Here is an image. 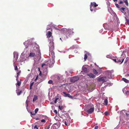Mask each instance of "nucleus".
<instances>
[{"label": "nucleus", "mask_w": 129, "mask_h": 129, "mask_svg": "<svg viewBox=\"0 0 129 129\" xmlns=\"http://www.w3.org/2000/svg\"><path fill=\"white\" fill-rule=\"evenodd\" d=\"M96 8L95 7L91 6L90 7V10L91 11L95 12L96 11Z\"/></svg>", "instance_id": "obj_15"}, {"label": "nucleus", "mask_w": 129, "mask_h": 129, "mask_svg": "<svg viewBox=\"0 0 129 129\" xmlns=\"http://www.w3.org/2000/svg\"><path fill=\"white\" fill-rule=\"evenodd\" d=\"M89 53H86L84 55V59L85 60H86L87 58V54H88Z\"/></svg>", "instance_id": "obj_22"}, {"label": "nucleus", "mask_w": 129, "mask_h": 129, "mask_svg": "<svg viewBox=\"0 0 129 129\" xmlns=\"http://www.w3.org/2000/svg\"><path fill=\"white\" fill-rule=\"evenodd\" d=\"M71 85L70 84H68L66 86V89L69 92L71 91Z\"/></svg>", "instance_id": "obj_9"}, {"label": "nucleus", "mask_w": 129, "mask_h": 129, "mask_svg": "<svg viewBox=\"0 0 129 129\" xmlns=\"http://www.w3.org/2000/svg\"><path fill=\"white\" fill-rule=\"evenodd\" d=\"M21 84V82L20 81H18L17 82V83L16 84V85H17L18 86H20Z\"/></svg>", "instance_id": "obj_26"}, {"label": "nucleus", "mask_w": 129, "mask_h": 129, "mask_svg": "<svg viewBox=\"0 0 129 129\" xmlns=\"http://www.w3.org/2000/svg\"><path fill=\"white\" fill-rule=\"evenodd\" d=\"M34 84V82H33L31 83V84H30V86H32Z\"/></svg>", "instance_id": "obj_47"}, {"label": "nucleus", "mask_w": 129, "mask_h": 129, "mask_svg": "<svg viewBox=\"0 0 129 129\" xmlns=\"http://www.w3.org/2000/svg\"><path fill=\"white\" fill-rule=\"evenodd\" d=\"M112 60L115 62H117V61L116 60V58H114V59H112Z\"/></svg>", "instance_id": "obj_40"}, {"label": "nucleus", "mask_w": 129, "mask_h": 129, "mask_svg": "<svg viewBox=\"0 0 129 129\" xmlns=\"http://www.w3.org/2000/svg\"><path fill=\"white\" fill-rule=\"evenodd\" d=\"M18 76H19L18 75H17L16 77V78H18Z\"/></svg>", "instance_id": "obj_56"}, {"label": "nucleus", "mask_w": 129, "mask_h": 129, "mask_svg": "<svg viewBox=\"0 0 129 129\" xmlns=\"http://www.w3.org/2000/svg\"><path fill=\"white\" fill-rule=\"evenodd\" d=\"M38 76L35 79V80L36 81V80H37L38 79Z\"/></svg>", "instance_id": "obj_52"}, {"label": "nucleus", "mask_w": 129, "mask_h": 129, "mask_svg": "<svg viewBox=\"0 0 129 129\" xmlns=\"http://www.w3.org/2000/svg\"><path fill=\"white\" fill-rule=\"evenodd\" d=\"M53 83V81L51 80H50L48 82V83L50 84H51Z\"/></svg>", "instance_id": "obj_35"}, {"label": "nucleus", "mask_w": 129, "mask_h": 129, "mask_svg": "<svg viewBox=\"0 0 129 129\" xmlns=\"http://www.w3.org/2000/svg\"><path fill=\"white\" fill-rule=\"evenodd\" d=\"M38 99V97L36 95H35L34 98L33 100V102L35 101Z\"/></svg>", "instance_id": "obj_23"}, {"label": "nucleus", "mask_w": 129, "mask_h": 129, "mask_svg": "<svg viewBox=\"0 0 129 129\" xmlns=\"http://www.w3.org/2000/svg\"><path fill=\"white\" fill-rule=\"evenodd\" d=\"M126 59H127V58H126V60H125V62H127V60H126Z\"/></svg>", "instance_id": "obj_58"}, {"label": "nucleus", "mask_w": 129, "mask_h": 129, "mask_svg": "<svg viewBox=\"0 0 129 129\" xmlns=\"http://www.w3.org/2000/svg\"><path fill=\"white\" fill-rule=\"evenodd\" d=\"M93 72L94 74L95 75H96L98 74V72L95 69H94L93 70Z\"/></svg>", "instance_id": "obj_25"}, {"label": "nucleus", "mask_w": 129, "mask_h": 129, "mask_svg": "<svg viewBox=\"0 0 129 129\" xmlns=\"http://www.w3.org/2000/svg\"><path fill=\"white\" fill-rule=\"evenodd\" d=\"M58 108L60 110H62L63 109V107L62 106H58Z\"/></svg>", "instance_id": "obj_33"}, {"label": "nucleus", "mask_w": 129, "mask_h": 129, "mask_svg": "<svg viewBox=\"0 0 129 129\" xmlns=\"http://www.w3.org/2000/svg\"><path fill=\"white\" fill-rule=\"evenodd\" d=\"M50 51V53L52 55V57L53 58H52V61H53L52 62L51 61H50V64H48V63L47 65H46V64L45 63H44L42 64V67H43L44 66H47L48 65H49V67H52L53 66V64L55 62L54 61V57H55L54 55V52L53 51V50L51 51Z\"/></svg>", "instance_id": "obj_1"}, {"label": "nucleus", "mask_w": 129, "mask_h": 129, "mask_svg": "<svg viewBox=\"0 0 129 129\" xmlns=\"http://www.w3.org/2000/svg\"><path fill=\"white\" fill-rule=\"evenodd\" d=\"M38 55L39 56H40L41 55V53L40 51H38L37 52Z\"/></svg>", "instance_id": "obj_36"}, {"label": "nucleus", "mask_w": 129, "mask_h": 129, "mask_svg": "<svg viewBox=\"0 0 129 129\" xmlns=\"http://www.w3.org/2000/svg\"><path fill=\"white\" fill-rule=\"evenodd\" d=\"M90 5L91 6H92L94 7H96L98 6V5L95 2L91 3Z\"/></svg>", "instance_id": "obj_17"}, {"label": "nucleus", "mask_w": 129, "mask_h": 129, "mask_svg": "<svg viewBox=\"0 0 129 129\" xmlns=\"http://www.w3.org/2000/svg\"><path fill=\"white\" fill-rule=\"evenodd\" d=\"M58 99V98H56L55 100V101H54V102L55 103H56V102H57V99Z\"/></svg>", "instance_id": "obj_43"}, {"label": "nucleus", "mask_w": 129, "mask_h": 129, "mask_svg": "<svg viewBox=\"0 0 129 129\" xmlns=\"http://www.w3.org/2000/svg\"><path fill=\"white\" fill-rule=\"evenodd\" d=\"M126 20V22L129 25V20L128 19H127L126 17L125 18Z\"/></svg>", "instance_id": "obj_34"}, {"label": "nucleus", "mask_w": 129, "mask_h": 129, "mask_svg": "<svg viewBox=\"0 0 129 129\" xmlns=\"http://www.w3.org/2000/svg\"><path fill=\"white\" fill-rule=\"evenodd\" d=\"M124 1L126 5L127 6H128V3L127 2V0H125Z\"/></svg>", "instance_id": "obj_28"}, {"label": "nucleus", "mask_w": 129, "mask_h": 129, "mask_svg": "<svg viewBox=\"0 0 129 129\" xmlns=\"http://www.w3.org/2000/svg\"><path fill=\"white\" fill-rule=\"evenodd\" d=\"M14 67L15 70H17L18 69V68H17V66L16 65L14 64Z\"/></svg>", "instance_id": "obj_32"}, {"label": "nucleus", "mask_w": 129, "mask_h": 129, "mask_svg": "<svg viewBox=\"0 0 129 129\" xmlns=\"http://www.w3.org/2000/svg\"><path fill=\"white\" fill-rule=\"evenodd\" d=\"M119 11L123 13L124 15H126V13L129 12V11L128 9L126 7L125 8L123 7H121L119 9Z\"/></svg>", "instance_id": "obj_4"}, {"label": "nucleus", "mask_w": 129, "mask_h": 129, "mask_svg": "<svg viewBox=\"0 0 129 129\" xmlns=\"http://www.w3.org/2000/svg\"><path fill=\"white\" fill-rule=\"evenodd\" d=\"M54 125H56L55 126L56 128H58L59 127L60 125V123L59 122H57L56 123H55L53 124Z\"/></svg>", "instance_id": "obj_14"}, {"label": "nucleus", "mask_w": 129, "mask_h": 129, "mask_svg": "<svg viewBox=\"0 0 129 129\" xmlns=\"http://www.w3.org/2000/svg\"><path fill=\"white\" fill-rule=\"evenodd\" d=\"M105 115H108V114H109V113H108L107 112H105Z\"/></svg>", "instance_id": "obj_41"}, {"label": "nucleus", "mask_w": 129, "mask_h": 129, "mask_svg": "<svg viewBox=\"0 0 129 129\" xmlns=\"http://www.w3.org/2000/svg\"><path fill=\"white\" fill-rule=\"evenodd\" d=\"M98 126H96L94 127V129H98Z\"/></svg>", "instance_id": "obj_48"}, {"label": "nucleus", "mask_w": 129, "mask_h": 129, "mask_svg": "<svg viewBox=\"0 0 129 129\" xmlns=\"http://www.w3.org/2000/svg\"><path fill=\"white\" fill-rule=\"evenodd\" d=\"M36 56L35 54L34 53L30 52V53L29 56L30 57H33Z\"/></svg>", "instance_id": "obj_16"}, {"label": "nucleus", "mask_w": 129, "mask_h": 129, "mask_svg": "<svg viewBox=\"0 0 129 129\" xmlns=\"http://www.w3.org/2000/svg\"><path fill=\"white\" fill-rule=\"evenodd\" d=\"M50 126L49 125L46 126L45 127V129H49Z\"/></svg>", "instance_id": "obj_31"}, {"label": "nucleus", "mask_w": 129, "mask_h": 129, "mask_svg": "<svg viewBox=\"0 0 129 129\" xmlns=\"http://www.w3.org/2000/svg\"><path fill=\"white\" fill-rule=\"evenodd\" d=\"M60 40H61V38H60Z\"/></svg>", "instance_id": "obj_60"}, {"label": "nucleus", "mask_w": 129, "mask_h": 129, "mask_svg": "<svg viewBox=\"0 0 129 129\" xmlns=\"http://www.w3.org/2000/svg\"><path fill=\"white\" fill-rule=\"evenodd\" d=\"M31 88H32V86H30V89H31Z\"/></svg>", "instance_id": "obj_57"}, {"label": "nucleus", "mask_w": 129, "mask_h": 129, "mask_svg": "<svg viewBox=\"0 0 129 129\" xmlns=\"http://www.w3.org/2000/svg\"><path fill=\"white\" fill-rule=\"evenodd\" d=\"M13 56L14 58H15V59L16 60V61L17 60L18 57V55L17 53L16 52H14L13 53Z\"/></svg>", "instance_id": "obj_12"}, {"label": "nucleus", "mask_w": 129, "mask_h": 129, "mask_svg": "<svg viewBox=\"0 0 129 129\" xmlns=\"http://www.w3.org/2000/svg\"><path fill=\"white\" fill-rule=\"evenodd\" d=\"M28 101L27 100H26L25 102V105L27 109L28 106Z\"/></svg>", "instance_id": "obj_24"}, {"label": "nucleus", "mask_w": 129, "mask_h": 129, "mask_svg": "<svg viewBox=\"0 0 129 129\" xmlns=\"http://www.w3.org/2000/svg\"><path fill=\"white\" fill-rule=\"evenodd\" d=\"M63 122L65 124L66 126H69L70 125V121H68L67 120H63Z\"/></svg>", "instance_id": "obj_11"}, {"label": "nucleus", "mask_w": 129, "mask_h": 129, "mask_svg": "<svg viewBox=\"0 0 129 129\" xmlns=\"http://www.w3.org/2000/svg\"><path fill=\"white\" fill-rule=\"evenodd\" d=\"M126 94L127 95H129V91H127L126 92Z\"/></svg>", "instance_id": "obj_42"}, {"label": "nucleus", "mask_w": 129, "mask_h": 129, "mask_svg": "<svg viewBox=\"0 0 129 129\" xmlns=\"http://www.w3.org/2000/svg\"><path fill=\"white\" fill-rule=\"evenodd\" d=\"M122 80L126 83H128L129 82V81L128 80L124 78H122Z\"/></svg>", "instance_id": "obj_19"}, {"label": "nucleus", "mask_w": 129, "mask_h": 129, "mask_svg": "<svg viewBox=\"0 0 129 129\" xmlns=\"http://www.w3.org/2000/svg\"><path fill=\"white\" fill-rule=\"evenodd\" d=\"M30 113L32 115H35V113H32V112H31Z\"/></svg>", "instance_id": "obj_50"}, {"label": "nucleus", "mask_w": 129, "mask_h": 129, "mask_svg": "<svg viewBox=\"0 0 129 129\" xmlns=\"http://www.w3.org/2000/svg\"><path fill=\"white\" fill-rule=\"evenodd\" d=\"M106 74L109 79L111 78L114 76L113 71H105Z\"/></svg>", "instance_id": "obj_3"}, {"label": "nucleus", "mask_w": 129, "mask_h": 129, "mask_svg": "<svg viewBox=\"0 0 129 129\" xmlns=\"http://www.w3.org/2000/svg\"><path fill=\"white\" fill-rule=\"evenodd\" d=\"M39 71H40V69H39Z\"/></svg>", "instance_id": "obj_59"}, {"label": "nucleus", "mask_w": 129, "mask_h": 129, "mask_svg": "<svg viewBox=\"0 0 129 129\" xmlns=\"http://www.w3.org/2000/svg\"><path fill=\"white\" fill-rule=\"evenodd\" d=\"M54 43L53 40L50 42L49 51L52 50L54 49Z\"/></svg>", "instance_id": "obj_7"}, {"label": "nucleus", "mask_w": 129, "mask_h": 129, "mask_svg": "<svg viewBox=\"0 0 129 129\" xmlns=\"http://www.w3.org/2000/svg\"><path fill=\"white\" fill-rule=\"evenodd\" d=\"M98 80L99 82L102 81L104 82L107 81L108 80V79L106 77L104 76L99 78L98 79Z\"/></svg>", "instance_id": "obj_5"}, {"label": "nucleus", "mask_w": 129, "mask_h": 129, "mask_svg": "<svg viewBox=\"0 0 129 129\" xmlns=\"http://www.w3.org/2000/svg\"><path fill=\"white\" fill-rule=\"evenodd\" d=\"M16 81H17V82L19 81V80H18V78H16Z\"/></svg>", "instance_id": "obj_53"}, {"label": "nucleus", "mask_w": 129, "mask_h": 129, "mask_svg": "<svg viewBox=\"0 0 129 129\" xmlns=\"http://www.w3.org/2000/svg\"><path fill=\"white\" fill-rule=\"evenodd\" d=\"M41 122H45V120L44 119H42L41 120Z\"/></svg>", "instance_id": "obj_44"}, {"label": "nucleus", "mask_w": 129, "mask_h": 129, "mask_svg": "<svg viewBox=\"0 0 129 129\" xmlns=\"http://www.w3.org/2000/svg\"><path fill=\"white\" fill-rule=\"evenodd\" d=\"M127 117H128L129 116V111H127L125 113Z\"/></svg>", "instance_id": "obj_27"}, {"label": "nucleus", "mask_w": 129, "mask_h": 129, "mask_svg": "<svg viewBox=\"0 0 129 129\" xmlns=\"http://www.w3.org/2000/svg\"><path fill=\"white\" fill-rule=\"evenodd\" d=\"M116 60L117 61V63H119V59H120V57H118L116 58Z\"/></svg>", "instance_id": "obj_37"}, {"label": "nucleus", "mask_w": 129, "mask_h": 129, "mask_svg": "<svg viewBox=\"0 0 129 129\" xmlns=\"http://www.w3.org/2000/svg\"><path fill=\"white\" fill-rule=\"evenodd\" d=\"M119 4H122V3H123V1H122V0H119Z\"/></svg>", "instance_id": "obj_38"}, {"label": "nucleus", "mask_w": 129, "mask_h": 129, "mask_svg": "<svg viewBox=\"0 0 129 129\" xmlns=\"http://www.w3.org/2000/svg\"><path fill=\"white\" fill-rule=\"evenodd\" d=\"M85 111L87 112L89 114L92 113L94 110V106L91 104L87 106L84 108Z\"/></svg>", "instance_id": "obj_2"}, {"label": "nucleus", "mask_w": 129, "mask_h": 129, "mask_svg": "<svg viewBox=\"0 0 129 129\" xmlns=\"http://www.w3.org/2000/svg\"><path fill=\"white\" fill-rule=\"evenodd\" d=\"M39 109L38 108H36L35 110V114L37 113Z\"/></svg>", "instance_id": "obj_29"}, {"label": "nucleus", "mask_w": 129, "mask_h": 129, "mask_svg": "<svg viewBox=\"0 0 129 129\" xmlns=\"http://www.w3.org/2000/svg\"><path fill=\"white\" fill-rule=\"evenodd\" d=\"M42 75V72H41V71H40V73L39 74V75H40V76H41Z\"/></svg>", "instance_id": "obj_51"}, {"label": "nucleus", "mask_w": 129, "mask_h": 129, "mask_svg": "<svg viewBox=\"0 0 129 129\" xmlns=\"http://www.w3.org/2000/svg\"><path fill=\"white\" fill-rule=\"evenodd\" d=\"M114 2H116L117 1V0H114Z\"/></svg>", "instance_id": "obj_55"}, {"label": "nucleus", "mask_w": 129, "mask_h": 129, "mask_svg": "<svg viewBox=\"0 0 129 129\" xmlns=\"http://www.w3.org/2000/svg\"><path fill=\"white\" fill-rule=\"evenodd\" d=\"M34 128H36L37 129H38V128L37 127V126L36 125L35 126Z\"/></svg>", "instance_id": "obj_45"}, {"label": "nucleus", "mask_w": 129, "mask_h": 129, "mask_svg": "<svg viewBox=\"0 0 129 129\" xmlns=\"http://www.w3.org/2000/svg\"><path fill=\"white\" fill-rule=\"evenodd\" d=\"M54 112L56 113V114H57V111L56 110H55L54 111Z\"/></svg>", "instance_id": "obj_49"}, {"label": "nucleus", "mask_w": 129, "mask_h": 129, "mask_svg": "<svg viewBox=\"0 0 129 129\" xmlns=\"http://www.w3.org/2000/svg\"><path fill=\"white\" fill-rule=\"evenodd\" d=\"M87 75L89 76L90 78H94L95 77V75H94L93 74L91 73L88 74Z\"/></svg>", "instance_id": "obj_13"}, {"label": "nucleus", "mask_w": 129, "mask_h": 129, "mask_svg": "<svg viewBox=\"0 0 129 129\" xmlns=\"http://www.w3.org/2000/svg\"><path fill=\"white\" fill-rule=\"evenodd\" d=\"M52 33L50 31H48L46 34L47 38L48 39L51 37L52 38V40L53 39V36H52Z\"/></svg>", "instance_id": "obj_8"}, {"label": "nucleus", "mask_w": 129, "mask_h": 129, "mask_svg": "<svg viewBox=\"0 0 129 129\" xmlns=\"http://www.w3.org/2000/svg\"><path fill=\"white\" fill-rule=\"evenodd\" d=\"M63 93L64 95V96L65 97H68L69 98L72 99H73V96L70 95V94L67 93L65 92H63Z\"/></svg>", "instance_id": "obj_10"}, {"label": "nucleus", "mask_w": 129, "mask_h": 129, "mask_svg": "<svg viewBox=\"0 0 129 129\" xmlns=\"http://www.w3.org/2000/svg\"><path fill=\"white\" fill-rule=\"evenodd\" d=\"M82 70L84 72L87 73V69L85 67H83L82 68Z\"/></svg>", "instance_id": "obj_20"}, {"label": "nucleus", "mask_w": 129, "mask_h": 129, "mask_svg": "<svg viewBox=\"0 0 129 129\" xmlns=\"http://www.w3.org/2000/svg\"><path fill=\"white\" fill-rule=\"evenodd\" d=\"M108 101L107 99H105L104 101V105L106 106L108 104Z\"/></svg>", "instance_id": "obj_21"}, {"label": "nucleus", "mask_w": 129, "mask_h": 129, "mask_svg": "<svg viewBox=\"0 0 129 129\" xmlns=\"http://www.w3.org/2000/svg\"><path fill=\"white\" fill-rule=\"evenodd\" d=\"M117 58V57H113V58H112V59H114V58Z\"/></svg>", "instance_id": "obj_54"}, {"label": "nucleus", "mask_w": 129, "mask_h": 129, "mask_svg": "<svg viewBox=\"0 0 129 129\" xmlns=\"http://www.w3.org/2000/svg\"><path fill=\"white\" fill-rule=\"evenodd\" d=\"M115 5L117 8H119V5L118 4L115 3Z\"/></svg>", "instance_id": "obj_39"}, {"label": "nucleus", "mask_w": 129, "mask_h": 129, "mask_svg": "<svg viewBox=\"0 0 129 129\" xmlns=\"http://www.w3.org/2000/svg\"><path fill=\"white\" fill-rule=\"evenodd\" d=\"M120 59H119V63H120V64H121L123 62L124 59L121 57H120Z\"/></svg>", "instance_id": "obj_18"}, {"label": "nucleus", "mask_w": 129, "mask_h": 129, "mask_svg": "<svg viewBox=\"0 0 129 129\" xmlns=\"http://www.w3.org/2000/svg\"><path fill=\"white\" fill-rule=\"evenodd\" d=\"M22 92V91H20L19 92H17V95H20Z\"/></svg>", "instance_id": "obj_30"}, {"label": "nucleus", "mask_w": 129, "mask_h": 129, "mask_svg": "<svg viewBox=\"0 0 129 129\" xmlns=\"http://www.w3.org/2000/svg\"><path fill=\"white\" fill-rule=\"evenodd\" d=\"M21 71H19L17 73V75H19V74H20L21 73Z\"/></svg>", "instance_id": "obj_46"}, {"label": "nucleus", "mask_w": 129, "mask_h": 129, "mask_svg": "<svg viewBox=\"0 0 129 129\" xmlns=\"http://www.w3.org/2000/svg\"><path fill=\"white\" fill-rule=\"evenodd\" d=\"M79 79V78L77 76H74L70 79V81L72 82H75Z\"/></svg>", "instance_id": "obj_6"}]
</instances>
